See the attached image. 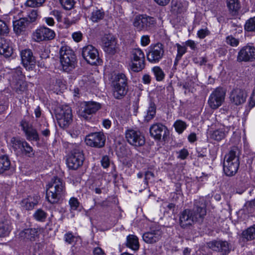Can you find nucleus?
I'll use <instances>...</instances> for the list:
<instances>
[{"label": "nucleus", "mask_w": 255, "mask_h": 255, "mask_svg": "<svg viewBox=\"0 0 255 255\" xmlns=\"http://www.w3.org/2000/svg\"><path fill=\"white\" fill-rule=\"evenodd\" d=\"M206 215V204L203 198L195 200L192 210L185 209L179 216V224L185 228L195 222H202Z\"/></svg>", "instance_id": "nucleus-1"}, {"label": "nucleus", "mask_w": 255, "mask_h": 255, "mask_svg": "<svg viewBox=\"0 0 255 255\" xmlns=\"http://www.w3.org/2000/svg\"><path fill=\"white\" fill-rule=\"evenodd\" d=\"M47 186L46 191L47 201L51 204L58 203L65 193L64 182L61 179L56 176L51 179Z\"/></svg>", "instance_id": "nucleus-2"}, {"label": "nucleus", "mask_w": 255, "mask_h": 255, "mask_svg": "<svg viewBox=\"0 0 255 255\" xmlns=\"http://www.w3.org/2000/svg\"><path fill=\"white\" fill-rule=\"evenodd\" d=\"M240 150L236 146L232 147L225 157L223 170L227 176H232L237 172L240 165Z\"/></svg>", "instance_id": "nucleus-3"}, {"label": "nucleus", "mask_w": 255, "mask_h": 255, "mask_svg": "<svg viewBox=\"0 0 255 255\" xmlns=\"http://www.w3.org/2000/svg\"><path fill=\"white\" fill-rule=\"evenodd\" d=\"M59 54L61 66L64 72H70L75 68L77 63L76 56L69 46H62L60 49Z\"/></svg>", "instance_id": "nucleus-4"}, {"label": "nucleus", "mask_w": 255, "mask_h": 255, "mask_svg": "<svg viewBox=\"0 0 255 255\" xmlns=\"http://www.w3.org/2000/svg\"><path fill=\"white\" fill-rule=\"evenodd\" d=\"M113 96L117 99L123 98L128 91V79L123 73L115 75L112 81Z\"/></svg>", "instance_id": "nucleus-5"}, {"label": "nucleus", "mask_w": 255, "mask_h": 255, "mask_svg": "<svg viewBox=\"0 0 255 255\" xmlns=\"http://www.w3.org/2000/svg\"><path fill=\"white\" fill-rule=\"evenodd\" d=\"M10 144L16 154H22L29 157L34 155L32 147L24 139L13 137L11 139Z\"/></svg>", "instance_id": "nucleus-6"}, {"label": "nucleus", "mask_w": 255, "mask_h": 255, "mask_svg": "<svg viewBox=\"0 0 255 255\" xmlns=\"http://www.w3.org/2000/svg\"><path fill=\"white\" fill-rule=\"evenodd\" d=\"M156 19L147 14H138L135 16L133 25L137 31L148 30L155 26Z\"/></svg>", "instance_id": "nucleus-7"}, {"label": "nucleus", "mask_w": 255, "mask_h": 255, "mask_svg": "<svg viewBox=\"0 0 255 255\" xmlns=\"http://www.w3.org/2000/svg\"><path fill=\"white\" fill-rule=\"evenodd\" d=\"M55 115L59 126L62 128H67L72 122V110L67 105L57 109Z\"/></svg>", "instance_id": "nucleus-8"}, {"label": "nucleus", "mask_w": 255, "mask_h": 255, "mask_svg": "<svg viewBox=\"0 0 255 255\" xmlns=\"http://www.w3.org/2000/svg\"><path fill=\"white\" fill-rule=\"evenodd\" d=\"M101 108L100 103L94 101L84 102L81 104L78 112L79 115L85 120H88L90 116L95 114Z\"/></svg>", "instance_id": "nucleus-9"}, {"label": "nucleus", "mask_w": 255, "mask_h": 255, "mask_svg": "<svg viewBox=\"0 0 255 255\" xmlns=\"http://www.w3.org/2000/svg\"><path fill=\"white\" fill-rule=\"evenodd\" d=\"M225 90L221 87L215 89L209 96L208 104L212 109H217L220 107L225 101Z\"/></svg>", "instance_id": "nucleus-10"}, {"label": "nucleus", "mask_w": 255, "mask_h": 255, "mask_svg": "<svg viewBox=\"0 0 255 255\" xmlns=\"http://www.w3.org/2000/svg\"><path fill=\"white\" fill-rule=\"evenodd\" d=\"M164 54V46L161 43H158L149 46L146 57L150 63H157L162 58Z\"/></svg>", "instance_id": "nucleus-11"}, {"label": "nucleus", "mask_w": 255, "mask_h": 255, "mask_svg": "<svg viewBox=\"0 0 255 255\" xmlns=\"http://www.w3.org/2000/svg\"><path fill=\"white\" fill-rule=\"evenodd\" d=\"M82 56L87 63L92 65H97L100 60L97 49L91 45L83 48Z\"/></svg>", "instance_id": "nucleus-12"}, {"label": "nucleus", "mask_w": 255, "mask_h": 255, "mask_svg": "<svg viewBox=\"0 0 255 255\" xmlns=\"http://www.w3.org/2000/svg\"><path fill=\"white\" fill-rule=\"evenodd\" d=\"M132 59L133 63L131 66V68L133 71L137 72L144 68V54L140 49L135 48L132 50Z\"/></svg>", "instance_id": "nucleus-13"}, {"label": "nucleus", "mask_w": 255, "mask_h": 255, "mask_svg": "<svg viewBox=\"0 0 255 255\" xmlns=\"http://www.w3.org/2000/svg\"><path fill=\"white\" fill-rule=\"evenodd\" d=\"M55 35L54 30L45 26H42L33 33L32 37L35 41L40 42L52 40Z\"/></svg>", "instance_id": "nucleus-14"}, {"label": "nucleus", "mask_w": 255, "mask_h": 255, "mask_svg": "<svg viewBox=\"0 0 255 255\" xmlns=\"http://www.w3.org/2000/svg\"><path fill=\"white\" fill-rule=\"evenodd\" d=\"M255 59V47L247 44L243 46L238 53L237 60L239 62L253 61Z\"/></svg>", "instance_id": "nucleus-15"}, {"label": "nucleus", "mask_w": 255, "mask_h": 255, "mask_svg": "<svg viewBox=\"0 0 255 255\" xmlns=\"http://www.w3.org/2000/svg\"><path fill=\"white\" fill-rule=\"evenodd\" d=\"M85 141L89 146L101 148L105 144L106 136L102 132H93L86 137Z\"/></svg>", "instance_id": "nucleus-16"}, {"label": "nucleus", "mask_w": 255, "mask_h": 255, "mask_svg": "<svg viewBox=\"0 0 255 255\" xmlns=\"http://www.w3.org/2000/svg\"><path fill=\"white\" fill-rule=\"evenodd\" d=\"M84 160L83 152L79 149H75L68 158L67 164L70 169L76 170L83 164Z\"/></svg>", "instance_id": "nucleus-17"}, {"label": "nucleus", "mask_w": 255, "mask_h": 255, "mask_svg": "<svg viewBox=\"0 0 255 255\" xmlns=\"http://www.w3.org/2000/svg\"><path fill=\"white\" fill-rule=\"evenodd\" d=\"M126 137L129 144L135 146H140L145 143L144 137L139 131L128 129L126 132Z\"/></svg>", "instance_id": "nucleus-18"}, {"label": "nucleus", "mask_w": 255, "mask_h": 255, "mask_svg": "<svg viewBox=\"0 0 255 255\" xmlns=\"http://www.w3.org/2000/svg\"><path fill=\"white\" fill-rule=\"evenodd\" d=\"M150 135L155 139L160 140L164 138L168 133L167 128L161 123H155L152 125L149 128Z\"/></svg>", "instance_id": "nucleus-19"}, {"label": "nucleus", "mask_w": 255, "mask_h": 255, "mask_svg": "<svg viewBox=\"0 0 255 255\" xmlns=\"http://www.w3.org/2000/svg\"><path fill=\"white\" fill-rule=\"evenodd\" d=\"M104 49L107 53L113 55L117 51V41L112 35H105L102 38Z\"/></svg>", "instance_id": "nucleus-20"}, {"label": "nucleus", "mask_w": 255, "mask_h": 255, "mask_svg": "<svg viewBox=\"0 0 255 255\" xmlns=\"http://www.w3.org/2000/svg\"><path fill=\"white\" fill-rule=\"evenodd\" d=\"M21 62L23 66L27 70H31L35 66L36 60L30 49H25L20 53Z\"/></svg>", "instance_id": "nucleus-21"}, {"label": "nucleus", "mask_w": 255, "mask_h": 255, "mask_svg": "<svg viewBox=\"0 0 255 255\" xmlns=\"http://www.w3.org/2000/svg\"><path fill=\"white\" fill-rule=\"evenodd\" d=\"M208 246L213 251L221 253L223 255L229 254L231 249L230 245L226 241H213L208 243Z\"/></svg>", "instance_id": "nucleus-22"}, {"label": "nucleus", "mask_w": 255, "mask_h": 255, "mask_svg": "<svg viewBox=\"0 0 255 255\" xmlns=\"http://www.w3.org/2000/svg\"><path fill=\"white\" fill-rule=\"evenodd\" d=\"M247 97L246 92L241 89H234L230 95V99L232 103L236 105H240L244 103Z\"/></svg>", "instance_id": "nucleus-23"}, {"label": "nucleus", "mask_w": 255, "mask_h": 255, "mask_svg": "<svg viewBox=\"0 0 255 255\" xmlns=\"http://www.w3.org/2000/svg\"><path fill=\"white\" fill-rule=\"evenodd\" d=\"M162 235V232L160 229L151 230L144 233L142 235L143 240L147 244H154L159 241Z\"/></svg>", "instance_id": "nucleus-24"}, {"label": "nucleus", "mask_w": 255, "mask_h": 255, "mask_svg": "<svg viewBox=\"0 0 255 255\" xmlns=\"http://www.w3.org/2000/svg\"><path fill=\"white\" fill-rule=\"evenodd\" d=\"M22 129L24 132L26 138L28 140H39V135L36 129L33 128L31 125L29 124L26 121H23L21 123Z\"/></svg>", "instance_id": "nucleus-25"}, {"label": "nucleus", "mask_w": 255, "mask_h": 255, "mask_svg": "<svg viewBox=\"0 0 255 255\" xmlns=\"http://www.w3.org/2000/svg\"><path fill=\"white\" fill-rule=\"evenodd\" d=\"M38 236V230L35 228H28L20 232L19 238L23 242H33Z\"/></svg>", "instance_id": "nucleus-26"}, {"label": "nucleus", "mask_w": 255, "mask_h": 255, "mask_svg": "<svg viewBox=\"0 0 255 255\" xmlns=\"http://www.w3.org/2000/svg\"><path fill=\"white\" fill-rule=\"evenodd\" d=\"M12 53L13 50L10 45V41L0 37V55H2L5 57H9Z\"/></svg>", "instance_id": "nucleus-27"}, {"label": "nucleus", "mask_w": 255, "mask_h": 255, "mask_svg": "<svg viewBox=\"0 0 255 255\" xmlns=\"http://www.w3.org/2000/svg\"><path fill=\"white\" fill-rule=\"evenodd\" d=\"M16 75L19 76L18 80L16 82L14 89L15 92L18 94H22L27 89V84L22 79L23 75L20 70H17L13 75V77L16 78Z\"/></svg>", "instance_id": "nucleus-28"}, {"label": "nucleus", "mask_w": 255, "mask_h": 255, "mask_svg": "<svg viewBox=\"0 0 255 255\" xmlns=\"http://www.w3.org/2000/svg\"><path fill=\"white\" fill-rule=\"evenodd\" d=\"M29 24L28 19L26 18H22L13 22V30L17 34L25 31L26 28Z\"/></svg>", "instance_id": "nucleus-29"}, {"label": "nucleus", "mask_w": 255, "mask_h": 255, "mask_svg": "<svg viewBox=\"0 0 255 255\" xmlns=\"http://www.w3.org/2000/svg\"><path fill=\"white\" fill-rule=\"evenodd\" d=\"M11 222L7 218H3L0 220V237L9 235L11 230Z\"/></svg>", "instance_id": "nucleus-30"}, {"label": "nucleus", "mask_w": 255, "mask_h": 255, "mask_svg": "<svg viewBox=\"0 0 255 255\" xmlns=\"http://www.w3.org/2000/svg\"><path fill=\"white\" fill-rule=\"evenodd\" d=\"M220 118L219 122L224 127L225 129L229 131L231 128H234L235 119L234 116H229L222 114Z\"/></svg>", "instance_id": "nucleus-31"}, {"label": "nucleus", "mask_w": 255, "mask_h": 255, "mask_svg": "<svg viewBox=\"0 0 255 255\" xmlns=\"http://www.w3.org/2000/svg\"><path fill=\"white\" fill-rule=\"evenodd\" d=\"M227 6L229 13L233 16L238 14L241 7V3L239 0H226Z\"/></svg>", "instance_id": "nucleus-32"}, {"label": "nucleus", "mask_w": 255, "mask_h": 255, "mask_svg": "<svg viewBox=\"0 0 255 255\" xmlns=\"http://www.w3.org/2000/svg\"><path fill=\"white\" fill-rule=\"evenodd\" d=\"M39 198L38 196H29L27 198L22 201L21 205L27 210H31L34 208L35 206L38 203Z\"/></svg>", "instance_id": "nucleus-33"}, {"label": "nucleus", "mask_w": 255, "mask_h": 255, "mask_svg": "<svg viewBox=\"0 0 255 255\" xmlns=\"http://www.w3.org/2000/svg\"><path fill=\"white\" fill-rule=\"evenodd\" d=\"M243 241H249L255 239V225H253L244 231L242 233Z\"/></svg>", "instance_id": "nucleus-34"}, {"label": "nucleus", "mask_w": 255, "mask_h": 255, "mask_svg": "<svg viewBox=\"0 0 255 255\" xmlns=\"http://www.w3.org/2000/svg\"><path fill=\"white\" fill-rule=\"evenodd\" d=\"M127 246L134 251H137L139 249L138 240L134 235H129L127 237Z\"/></svg>", "instance_id": "nucleus-35"}, {"label": "nucleus", "mask_w": 255, "mask_h": 255, "mask_svg": "<svg viewBox=\"0 0 255 255\" xmlns=\"http://www.w3.org/2000/svg\"><path fill=\"white\" fill-rule=\"evenodd\" d=\"M10 166V162L7 156L2 155L0 157V173L8 170Z\"/></svg>", "instance_id": "nucleus-36"}, {"label": "nucleus", "mask_w": 255, "mask_h": 255, "mask_svg": "<svg viewBox=\"0 0 255 255\" xmlns=\"http://www.w3.org/2000/svg\"><path fill=\"white\" fill-rule=\"evenodd\" d=\"M105 16V12L102 9L96 8L93 10L91 16V19L94 22H98L102 19Z\"/></svg>", "instance_id": "nucleus-37"}, {"label": "nucleus", "mask_w": 255, "mask_h": 255, "mask_svg": "<svg viewBox=\"0 0 255 255\" xmlns=\"http://www.w3.org/2000/svg\"><path fill=\"white\" fill-rule=\"evenodd\" d=\"M228 131L225 128L215 130L212 133L211 137L217 141H220L225 137Z\"/></svg>", "instance_id": "nucleus-38"}, {"label": "nucleus", "mask_w": 255, "mask_h": 255, "mask_svg": "<svg viewBox=\"0 0 255 255\" xmlns=\"http://www.w3.org/2000/svg\"><path fill=\"white\" fill-rule=\"evenodd\" d=\"M152 71L157 81H162L165 77L164 72L159 66H155L152 69Z\"/></svg>", "instance_id": "nucleus-39"}, {"label": "nucleus", "mask_w": 255, "mask_h": 255, "mask_svg": "<svg viewBox=\"0 0 255 255\" xmlns=\"http://www.w3.org/2000/svg\"><path fill=\"white\" fill-rule=\"evenodd\" d=\"M47 213L41 209L37 210L33 214V218L39 222H44L47 218Z\"/></svg>", "instance_id": "nucleus-40"}, {"label": "nucleus", "mask_w": 255, "mask_h": 255, "mask_svg": "<svg viewBox=\"0 0 255 255\" xmlns=\"http://www.w3.org/2000/svg\"><path fill=\"white\" fill-rule=\"evenodd\" d=\"M46 0H27L25 3L26 6L31 7H39L42 5Z\"/></svg>", "instance_id": "nucleus-41"}, {"label": "nucleus", "mask_w": 255, "mask_h": 255, "mask_svg": "<svg viewBox=\"0 0 255 255\" xmlns=\"http://www.w3.org/2000/svg\"><path fill=\"white\" fill-rule=\"evenodd\" d=\"M245 29L248 31H255V17H252L246 21Z\"/></svg>", "instance_id": "nucleus-42"}, {"label": "nucleus", "mask_w": 255, "mask_h": 255, "mask_svg": "<svg viewBox=\"0 0 255 255\" xmlns=\"http://www.w3.org/2000/svg\"><path fill=\"white\" fill-rule=\"evenodd\" d=\"M59 1L62 7L66 10L71 9L75 4L74 0H59Z\"/></svg>", "instance_id": "nucleus-43"}, {"label": "nucleus", "mask_w": 255, "mask_h": 255, "mask_svg": "<svg viewBox=\"0 0 255 255\" xmlns=\"http://www.w3.org/2000/svg\"><path fill=\"white\" fill-rule=\"evenodd\" d=\"M174 126L176 131L179 133H181L186 128L187 125L183 121L178 120L174 123Z\"/></svg>", "instance_id": "nucleus-44"}, {"label": "nucleus", "mask_w": 255, "mask_h": 255, "mask_svg": "<svg viewBox=\"0 0 255 255\" xmlns=\"http://www.w3.org/2000/svg\"><path fill=\"white\" fill-rule=\"evenodd\" d=\"M226 42L232 47H237L240 43V40L235 38L233 35H229L226 37Z\"/></svg>", "instance_id": "nucleus-45"}, {"label": "nucleus", "mask_w": 255, "mask_h": 255, "mask_svg": "<svg viewBox=\"0 0 255 255\" xmlns=\"http://www.w3.org/2000/svg\"><path fill=\"white\" fill-rule=\"evenodd\" d=\"M155 177L154 173L150 171H147L144 173V188H145L148 185V182L151 179H153Z\"/></svg>", "instance_id": "nucleus-46"}, {"label": "nucleus", "mask_w": 255, "mask_h": 255, "mask_svg": "<svg viewBox=\"0 0 255 255\" xmlns=\"http://www.w3.org/2000/svg\"><path fill=\"white\" fill-rule=\"evenodd\" d=\"M9 28L6 23L0 20V34L4 35L8 33Z\"/></svg>", "instance_id": "nucleus-47"}, {"label": "nucleus", "mask_w": 255, "mask_h": 255, "mask_svg": "<svg viewBox=\"0 0 255 255\" xmlns=\"http://www.w3.org/2000/svg\"><path fill=\"white\" fill-rule=\"evenodd\" d=\"M177 60H180L182 55L186 52V48L185 46H181L179 44H177Z\"/></svg>", "instance_id": "nucleus-48"}, {"label": "nucleus", "mask_w": 255, "mask_h": 255, "mask_svg": "<svg viewBox=\"0 0 255 255\" xmlns=\"http://www.w3.org/2000/svg\"><path fill=\"white\" fill-rule=\"evenodd\" d=\"M69 203L71 209L73 210H77L80 204L78 199L75 197L71 198L69 201Z\"/></svg>", "instance_id": "nucleus-49"}, {"label": "nucleus", "mask_w": 255, "mask_h": 255, "mask_svg": "<svg viewBox=\"0 0 255 255\" xmlns=\"http://www.w3.org/2000/svg\"><path fill=\"white\" fill-rule=\"evenodd\" d=\"M255 207V198L250 201H248L246 203L244 206V208H246V210L248 212H252L253 209Z\"/></svg>", "instance_id": "nucleus-50"}, {"label": "nucleus", "mask_w": 255, "mask_h": 255, "mask_svg": "<svg viewBox=\"0 0 255 255\" xmlns=\"http://www.w3.org/2000/svg\"><path fill=\"white\" fill-rule=\"evenodd\" d=\"M64 239L66 243L71 244L74 242L76 237L71 233H68L65 235Z\"/></svg>", "instance_id": "nucleus-51"}, {"label": "nucleus", "mask_w": 255, "mask_h": 255, "mask_svg": "<svg viewBox=\"0 0 255 255\" xmlns=\"http://www.w3.org/2000/svg\"><path fill=\"white\" fill-rule=\"evenodd\" d=\"M37 17V11L35 10H32L26 17L28 19L29 23L34 21Z\"/></svg>", "instance_id": "nucleus-52"}, {"label": "nucleus", "mask_w": 255, "mask_h": 255, "mask_svg": "<svg viewBox=\"0 0 255 255\" xmlns=\"http://www.w3.org/2000/svg\"><path fill=\"white\" fill-rule=\"evenodd\" d=\"M210 31L207 29H201L199 30L197 32L198 36L201 38L203 39L206 36L209 35Z\"/></svg>", "instance_id": "nucleus-53"}, {"label": "nucleus", "mask_w": 255, "mask_h": 255, "mask_svg": "<svg viewBox=\"0 0 255 255\" xmlns=\"http://www.w3.org/2000/svg\"><path fill=\"white\" fill-rule=\"evenodd\" d=\"M101 164L102 166L105 168H108L110 165V159L108 156H104L101 159Z\"/></svg>", "instance_id": "nucleus-54"}, {"label": "nucleus", "mask_w": 255, "mask_h": 255, "mask_svg": "<svg viewBox=\"0 0 255 255\" xmlns=\"http://www.w3.org/2000/svg\"><path fill=\"white\" fill-rule=\"evenodd\" d=\"M147 112H148V113H151L156 115V107L155 104L152 101H150L149 102V107Z\"/></svg>", "instance_id": "nucleus-55"}, {"label": "nucleus", "mask_w": 255, "mask_h": 255, "mask_svg": "<svg viewBox=\"0 0 255 255\" xmlns=\"http://www.w3.org/2000/svg\"><path fill=\"white\" fill-rule=\"evenodd\" d=\"M72 38L76 42H79L82 40V34L81 32H75L72 34Z\"/></svg>", "instance_id": "nucleus-56"}, {"label": "nucleus", "mask_w": 255, "mask_h": 255, "mask_svg": "<svg viewBox=\"0 0 255 255\" xmlns=\"http://www.w3.org/2000/svg\"><path fill=\"white\" fill-rule=\"evenodd\" d=\"M188 155V152L187 149H183L179 151L178 157L182 159H185Z\"/></svg>", "instance_id": "nucleus-57"}, {"label": "nucleus", "mask_w": 255, "mask_h": 255, "mask_svg": "<svg viewBox=\"0 0 255 255\" xmlns=\"http://www.w3.org/2000/svg\"><path fill=\"white\" fill-rule=\"evenodd\" d=\"M142 80L144 84H149L151 82V77L148 74H144L142 76Z\"/></svg>", "instance_id": "nucleus-58"}, {"label": "nucleus", "mask_w": 255, "mask_h": 255, "mask_svg": "<svg viewBox=\"0 0 255 255\" xmlns=\"http://www.w3.org/2000/svg\"><path fill=\"white\" fill-rule=\"evenodd\" d=\"M155 114L147 112L146 115L144 117V121L146 123H148L155 117Z\"/></svg>", "instance_id": "nucleus-59"}, {"label": "nucleus", "mask_w": 255, "mask_h": 255, "mask_svg": "<svg viewBox=\"0 0 255 255\" xmlns=\"http://www.w3.org/2000/svg\"><path fill=\"white\" fill-rule=\"evenodd\" d=\"M150 42L149 37L147 35H144L141 37V43L143 46L147 45Z\"/></svg>", "instance_id": "nucleus-60"}, {"label": "nucleus", "mask_w": 255, "mask_h": 255, "mask_svg": "<svg viewBox=\"0 0 255 255\" xmlns=\"http://www.w3.org/2000/svg\"><path fill=\"white\" fill-rule=\"evenodd\" d=\"M249 106L251 108H253L255 106V89L254 90L253 94L250 98Z\"/></svg>", "instance_id": "nucleus-61"}, {"label": "nucleus", "mask_w": 255, "mask_h": 255, "mask_svg": "<svg viewBox=\"0 0 255 255\" xmlns=\"http://www.w3.org/2000/svg\"><path fill=\"white\" fill-rule=\"evenodd\" d=\"M185 44L187 46H189L191 49L195 50L196 46L195 42L191 40H188L185 42Z\"/></svg>", "instance_id": "nucleus-62"}, {"label": "nucleus", "mask_w": 255, "mask_h": 255, "mask_svg": "<svg viewBox=\"0 0 255 255\" xmlns=\"http://www.w3.org/2000/svg\"><path fill=\"white\" fill-rule=\"evenodd\" d=\"M93 253L94 255H105L102 249L98 247L94 249Z\"/></svg>", "instance_id": "nucleus-63"}, {"label": "nucleus", "mask_w": 255, "mask_h": 255, "mask_svg": "<svg viewBox=\"0 0 255 255\" xmlns=\"http://www.w3.org/2000/svg\"><path fill=\"white\" fill-rule=\"evenodd\" d=\"M188 140L191 142H194L197 140L196 135L195 133H191L188 136Z\"/></svg>", "instance_id": "nucleus-64"}]
</instances>
